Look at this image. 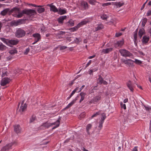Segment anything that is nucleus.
I'll return each instance as SVG.
<instances>
[{
    "label": "nucleus",
    "instance_id": "obj_63",
    "mask_svg": "<svg viewBox=\"0 0 151 151\" xmlns=\"http://www.w3.org/2000/svg\"><path fill=\"white\" fill-rule=\"evenodd\" d=\"M132 151H137V147H134L132 150Z\"/></svg>",
    "mask_w": 151,
    "mask_h": 151
},
{
    "label": "nucleus",
    "instance_id": "obj_47",
    "mask_svg": "<svg viewBox=\"0 0 151 151\" xmlns=\"http://www.w3.org/2000/svg\"><path fill=\"white\" fill-rule=\"evenodd\" d=\"M99 114H100V113L99 112H97L96 113L94 114H93V115H92V116L91 117V118H93L94 117H95L96 116H97L98 115H99Z\"/></svg>",
    "mask_w": 151,
    "mask_h": 151
},
{
    "label": "nucleus",
    "instance_id": "obj_17",
    "mask_svg": "<svg viewBox=\"0 0 151 151\" xmlns=\"http://www.w3.org/2000/svg\"><path fill=\"white\" fill-rule=\"evenodd\" d=\"M12 146L10 145H7L3 147L1 149V151H6L10 149Z\"/></svg>",
    "mask_w": 151,
    "mask_h": 151
},
{
    "label": "nucleus",
    "instance_id": "obj_49",
    "mask_svg": "<svg viewBox=\"0 0 151 151\" xmlns=\"http://www.w3.org/2000/svg\"><path fill=\"white\" fill-rule=\"evenodd\" d=\"M65 34V32L60 31L58 33H57L56 35H64Z\"/></svg>",
    "mask_w": 151,
    "mask_h": 151
},
{
    "label": "nucleus",
    "instance_id": "obj_35",
    "mask_svg": "<svg viewBox=\"0 0 151 151\" xmlns=\"http://www.w3.org/2000/svg\"><path fill=\"white\" fill-rule=\"evenodd\" d=\"M6 47L2 43L0 44V50L3 51L6 49Z\"/></svg>",
    "mask_w": 151,
    "mask_h": 151
},
{
    "label": "nucleus",
    "instance_id": "obj_14",
    "mask_svg": "<svg viewBox=\"0 0 151 151\" xmlns=\"http://www.w3.org/2000/svg\"><path fill=\"white\" fill-rule=\"evenodd\" d=\"M113 48L112 47H109L106 49H103L102 50V52L104 54H107L112 51Z\"/></svg>",
    "mask_w": 151,
    "mask_h": 151
},
{
    "label": "nucleus",
    "instance_id": "obj_64",
    "mask_svg": "<svg viewBox=\"0 0 151 151\" xmlns=\"http://www.w3.org/2000/svg\"><path fill=\"white\" fill-rule=\"evenodd\" d=\"M149 130H150V132H151V120L150 121V123Z\"/></svg>",
    "mask_w": 151,
    "mask_h": 151
},
{
    "label": "nucleus",
    "instance_id": "obj_44",
    "mask_svg": "<svg viewBox=\"0 0 151 151\" xmlns=\"http://www.w3.org/2000/svg\"><path fill=\"white\" fill-rule=\"evenodd\" d=\"M133 62L135 63L136 64L139 65L142 63V62L137 59H135V61Z\"/></svg>",
    "mask_w": 151,
    "mask_h": 151
},
{
    "label": "nucleus",
    "instance_id": "obj_25",
    "mask_svg": "<svg viewBox=\"0 0 151 151\" xmlns=\"http://www.w3.org/2000/svg\"><path fill=\"white\" fill-rule=\"evenodd\" d=\"M86 94L85 93L83 92H81L80 93V95L81 96V98L79 101L80 103L84 99Z\"/></svg>",
    "mask_w": 151,
    "mask_h": 151
},
{
    "label": "nucleus",
    "instance_id": "obj_28",
    "mask_svg": "<svg viewBox=\"0 0 151 151\" xmlns=\"http://www.w3.org/2000/svg\"><path fill=\"white\" fill-rule=\"evenodd\" d=\"M42 126L44 127L48 128L51 126V123L46 122L43 123Z\"/></svg>",
    "mask_w": 151,
    "mask_h": 151
},
{
    "label": "nucleus",
    "instance_id": "obj_56",
    "mask_svg": "<svg viewBox=\"0 0 151 151\" xmlns=\"http://www.w3.org/2000/svg\"><path fill=\"white\" fill-rule=\"evenodd\" d=\"M29 5H30L33 6L35 7H40L41 6H40V5L37 6V5H35V4H29Z\"/></svg>",
    "mask_w": 151,
    "mask_h": 151
},
{
    "label": "nucleus",
    "instance_id": "obj_46",
    "mask_svg": "<svg viewBox=\"0 0 151 151\" xmlns=\"http://www.w3.org/2000/svg\"><path fill=\"white\" fill-rule=\"evenodd\" d=\"M102 117L101 118V120L104 121V119L106 118V114L104 113H103L101 114Z\"/></svg>",
    "mask_w": 151,
    "mask_h": 151
},
{
    "label": "nucleus",
    "instance_id": "obj_48",
    "mask_svg": "<svg viewBox=\"0 0 151 151\" xmlns=\"http://www.w3.org/2000/svg\"><path fill=\"white\" fill-rule=\"evenodd\" d=\"M35 119V116H32L30 119V122H32L34 121Z\"/></svg>",
    "mask_w": 151,
    "mask_h": 151
},
{
    "label": "nucleus",
    "instance_id": "obj_33",
    "mask_svg": "<svg viewBox=\"0 0 151 151\" xmlns=\"http://www.w3.org/2000/svg\"><path fill=\"white\" fill-rule=\"evenodd\" d=\"M97 27H96V31H98L102 29L103 28V26L102 24H100L97 25Z\"/></svg>",
    "mask_w": 151,
    "mask_h": 151
},
{
    "label": "nucleus",
    "instance_id": "obj_16",
    "mask_svg": "<svg viewBox=\"0 0 151 151\" xmlns=\"http://www.w3.org/2000/svg\"><path fill=\"white\" fill-rule=\"evenodd\" d=\"M65 24L67 26L72 27L74 25V22L72 19H70L67 22H66Z\"/></svg>",
    "mask_w": 151,
    "mask_h": 151
},
{
    "label": "nucleus",
    "instance_id": "obj_24",
    "mask_svg": "<svg viewBox=\"0 0 151 151\" xmlns=\"http://www.w3.org/2000/svg\"><path fill=\"white\" fill-rule=\"evenodd\" d=\"M79 27V26L77 24L74 27L70 28L69 30H70L71 32H73L76 31Z\"/></svg>",
    "mask_w": 151,
    "mask_h": 151
},
{
    "label": "nucleus",
    "instance_id": "obj_32",
    "mask_svg": "<svg viewBox=\"0 0 151 151\" xmlns=\"http://www.w3.org/2000/svg\"><path fill=\"white\" fill-rule=\"evenodd\" d=\"M27 105L25 104H22L21 106L20 107V109L22 111H23L26 109Z\"/></svg>",
    "mask_w": 151,
    "mask_h": 151
},
{
    "label": "nucleus",
    "instance_id": "obj_11",
    "mask_svg": "<svg viewBox=\"0 0 151 151\" xmlns=\"http://www.w3.org/2000/svg\"><path fill=\"white\" fill-rule=\"evenodd\" d=\"M33 36L34 37H37V40H35V42L32 43L34 45L40 40V35L39 34L37 33L33 34Z\"/></svg>",
    "mask_w": 151,
    "mask_h": 151
},
{
    "label": "nucleus",
    "instance_id": "obj_51",
    "mask_svg": "<svg viewBox=\"0 0 151 151\" xmlns=\"http://www.w3.org/2000/svg\"><path fill=\"white\" fill-rule=\"evenodd\" d=\"M29 50L30 49L29 48H27L24 52V54L25 55L27 54L29 52Z\"/></svg>",
    "mask_w": 151,
    "mask_h": 151
},
{
    "label": "nucleus",
    "instance_id": "obj_30",
    "mask_svg": "<svg viewBox=\"0 0 151 151\" xmlns=\"http://www.w3.org/2000/svg\"><path fill=\"white\" fill-rule=\"evenodd\" d=\"M41 7H39V8L37 9V11L39 13H41L44 12L45 11V9L44 8Z\"/></svg>",
    "mask_w": 151,
    "mask_h": 151
},
{
    "label": "nucleus",
    "instance_id": "obj_2",
    "mask_svg": "<svg viewBox=\"0 0 151 151\" xmlns=\"http://www.w3.org/2000/svg\"><path fill=\"white\" fill-rule=\"evenodd\" d=\"M15 36L18 38H22L26 35V32L21 28L17 29L15 32Z\"/></svg>",
    "mask_w": 151,
    "mask_h": 151
},
{
    "label": "nucleus",
    "instance_id": "obj_58",
    "mask_svg": "<svg viewBox=\"0 0 151 151\" xmlns=\"http://www.w3.org/2000/svg\"><path fill=\"white\" fill-rule=\"evenodd\" d=\"M91 60H89V62H88V63L86 64V65L85 67V68H86L88 66L91 64Z\"/></svg>",
    "mask_w": 151,
    "mask_h": 151
},
{
    "label": "nucleus",
    "instance_id": "obj_26",
    "mask_svg": "<svg viewBox=\"0 0 151 151\" xmlns=\"http://www.w3.org/2000/svg\"><path fill=\"white\" fill-rule=\"evenodd\" d=\"M134 62V61L131 59H128L127 60V61L125 64L129 65H132L133 64Z\"/></svg>",
    "mask_w": 151,
    "mask_h": 151
},
{
    "label": "nucleus",
    "instance_id": "obj_10",
    "mask_svg": "<svg viewBox=\"0 0 151 151\" xmlns=\"http://www.w3.org/2000/svg\"><path fill=\"white\" fill-rule=\"evenodd\" d=\"M52 4L47 5V6H49L50 7V11H53L55 12H58V10L55 6L52 5Z\"/></svg>",
    "mask_w": 151,
    "mask_h": 151
},
{
    "label": "nucleus",
    "instance_id": "obj_39",
    "mask_svg": "<svg viewBox=\"0 0 151 151\" xmlns=\"http://www.w3.org/2000/svg\"><path fill=\"white\" fill-rule=\"evenodd\" d=\"M98 70L97 68L95 69H91L90 70L88 71L89 74L90 75H93L92 73L95 71L97 70Z\"/></svg>",
    "mask_w": 151,
    "mask_h": 151
},
{
    "label": "nucleus",
    "instance_id": "obj_45",
    "mask_svg": "<svg viewBox=\"0 0 151 151\" xmlns=\"http://www.w3.org/2000/svg\"><path fill=\"white\" fill-rule=\"evenodd\" d=\"M104 122V121L101 120H100V121L99 122V127L100 128H101L102 127V124Z\"/></svg>",
    "mask_w": 151,
    "mask_h": 151
},
{
    "label": "nucleus",
    "instance_id": "obj_6",
    "mask_svg": "<svg viewBox=\"0 0 151 151\" xmlns=\"http://www.w3.org/2000/svg\"><path fill=\"white\" fill-rule=\"evenodd\" d=\"M101 97L100 96H97L94 97L91 101H89V103L90 104H96L99 100H100Z\"/></svg>",
    "mask_w": 151,
    "mask_h": 151
},
{
    "label": "nucleus",
    "instance_id": "obj_21",
    "mask_svg": "<svg viewBox=\"0 0 151 151\" xmlns=\"http://www.w3.org/2000/svg\"><path fill=\"white\" fill-rule=\"evenodd\" d=\"M98 81L99 83L100 84H103L104 85L107 84V83L106 81L104 80L101 77H100L98 79Z\"/></svg>",
    "mask_w": 151,
    "mask_h": 151
},
{
    "label": "nucleus",
    "instance_id": "obj_7",
    "mask_svg": "<svg viewBox=\"0 0 151 151\" xmlns=\"http://www.w3.org/2000/svg\"><path fill=\"white\" fill-rule=\"evenodd\" d=\"M19 42V40L17 39L9 40L8 42V45L12 47L13 45H17Z\"/></svg>",
    "mask_w": 151,
    "mask_h": 151
},
{
    "label": "nucleus",
    "instance_id": "obj_40",
    "mask_svg": "<svg viewBox=\"0 0 151 151\" xmlns=\"http://www.w3.org/2000/svg\"><path fill=\"white\" fill-rule=\"evenodd\" d=\"M109 17V16L106 15V14H104L101 16V18L102 19L104 20H106V19Z\"/></svg>",
    "mask_w": 151,
    "mask_h": 151
},
{
    "label": "nucleus",
    "instance_id": "obj_42",
    "mask_svg": "<svg viewBox=\"0 0 151 151\" xmlns=\"http://www.w3.org/2000/svg\"><path fill=\"white\" fill-rule=\"evenodd\" d=\"M147 18H145L143 19L142 22V26L143 27L145 26V25L147 22Z\"/></svg>",
    "mask_w": 151,
    "mask_h": 151
},
{
    "label": "nucleus",
    "instance_id": "obj_43",
    "mask_svg": "<svg viewBox=\"0 0 151 151\" xmlns=\"http://www.w3.org/2000/svg\"><path fill=\"white\" fill-rule=\"evenodd\" d=\"M120 104L121 107L122 108H123L124 109H126V104H123L122 102H120Z\"/></svg>",
    "mask_w": 151,
    "mask_h": 151
},
{
    "label": "nucleus",
    "instance_id": "obj_59",
    "mask_svg": "<svg viewBox=\"0 0 151 151\" xmlns=\"http://www.w3.org/2000/svg\"><path fill=\"white\" fill-rule=\"evenodd\" d=\"M85 86L84 85H83L80 88L78 91V92H80L82 89L85 87Z\"/></svg>",
    "mask_w": 151,
    "mask_h": 151
},
{
    "label": "nucleus",
    "instance_id": "obj_27",
    "mask_svg": "<svg viewBox=\"0 0 151 151\" xmlns=\"http://www.w3.org/2000/svg\"><path fill=\"white\" fill-rule=\"evenodd\" d=\"M88 22V21L85 20H83V21L80 22L78 24L79 26V27H80L81 26H83V25L86 24Z\"/></svg>",
    "mask_w": 151,
    "mask_h": 151
},
{
    "label": "nucleus",
    "instance_id": "obj_9",
    "mask_svg": "<svg viewBox=\"0 0 151 151\" xmlns=\"http://www.w3.org/2000/svg\"><path fill=\"white\" fill-rule=\"evenodd\" d=\"M14 130L17 134L20 133L21 132L22 129L19 124H15L14 126Z\"/></svg>",
    "mask_w": 151,
    "mask_h": 151
},
{
    "label": "nucleus",
    "instance_id": "obj_57",
    "mask_svg": "<svg viewBox=\"0 0 151 151\" xmlns=\"http://www.w3.org/2000/svg\"><path fill=\"white\" fill-rule=\"evenodd\" d=\"M151 15V10H148L147 14V16H149Z\"/></svg>",
    "mask_w": 151,
    "mask_h": 151
},
{
    "label": "nucleus",
    "instance_id": "obj_55",
    "mask_svg": "<svg viewBox=\"0 0 151 151\" xmlns=\"http://www.w3.org/2000/svg\"><path fill=\"white\" fill-rule=\"evenodd\" d=\"M75 93L76 92L73 90L72 92V93H71V94L70 95V96H69V98H68V99H70Z\"/></svg>",
    "mask_w": 151,
    "mask_h": 151
},
{
    "label": "nucleus",
    "instance_id": "obj_5",
    "mask_svg": "<svg viewBox=\"0 0 151 151\" xmlns=\"http://www.w3.org/2000/svg\"><path fill=\"white\" fill-rule=\"evenodd\" d=\"M88 4L86 2L82 1L79 6V7L82 10H86L88 9Z\"/></svg>",
    "mask_w": 151,
    "mask_h": 151
},
{
    "label": "nucleus",
    "instance_id": "obj_8",
    "mask_svg": "<svg viewBox=\"0 0 151 151\" xmlns=\"http://www.w3.org/2000/svg\"><path fill=\"white\" fill-rule=\"evenodd\" d=\"M10 81L9 79L7 78H3L1 81V85L2 86H4L9 83Z\"/></svg>",
    "mask_w": 151,
    "mask_h": 151
},
{
    "label": "nucleus",
    "instance_id": "obj_23",
    "mask_svg": "<svg viewBox=\"0 0 151 151\" xmlns=\"http://www.w3.org/2000/svg\"><path fill=\"white\" fill-rule=\"evenodd\" d=\"M76 100H73L70 103H69L67 106L64 108V110H65L66 109H68L72 105L75 103L76 101Z\"/></svg>",
    "mask_w": 151,
    "mask_h": 151
},
{
    "label": "nucleus",
    "instance_id": "obj_4",
    "mask_svg": "<svg viewBox=\"0 0 151 151\" xmlns=\"http://www.w3.org/2000/svg\"><path fill=\"white\" fill-rule=\"evenodd\" d=\"M119 52L121 55L125 57H132L133 56L132 53L125 49H120L119 50Z\"/></svg>",
    "mask_w": 151,
    "mask_h": 151
},
{
    "label": "nucleus",
    "instance_id": "obj_22",
    "mask_svg": "<svg viewBox=\"0 0 151 151\" xmlns=\"http://www.w3.org/2000/svg\"><path fill=\"white\" fill-rule=\"evenodd\" d=\"M127 86L131 91L133 92L134 89L132 86V85L130 81H129L127 83Z\"/></svg>",
    "mask_w": 151,
    "mask_h": 151
},
{
    "label": "nucleus",
    "instance_id": "obj_20",
    "mask_svg": "<svg viewBox=\"0 0 151 151\" xmlns=\"http://www.w3.org/2000/svg\"><path fill=\"white\" fill-rule=\"evenodd\" d=\"M145 33V30L143 28L140 29L138 32V35L141 38L142 35Z\"/></svg>",
    "mask_w": 151,
    "mask_h": 151
},
{
    "label": "nucleus",
    "instance_id": "obj_38",
    "mask_svg": "<svg viewBox=\"0 0 151 151\" xmlns=\"http://www.w3.org/2000/svg\"><path fill=\"white\" fill-rule=\"evenodd\" d=\"M74 41L76 43H79L81 41V39L80 38L76 37L74 40Z\"/></svg>",
    "mask_w": 151,
    "mask_h": 151
},
{
    "label": "nucleus",
    "instance_id": "obj_61",
    "mask_svg": "<svg viewBox=\"0 0 151 151\" xmlns=\"http://www.w3.org/2000/svg\"><path fill=\"white\" fill-rule=\"evenodd\" d=\"M79 87H77L75 89H74V90H73V91L75 92H78V90H79Z\"/></svg>",
    "mask_w": 151,
    "mask_h": 151
},
{
    "label": "nucleus",
    "instance_id": "obj_34",
    "mask_svg": "<svg viewBox=\"0 0 151 151\" xmlns=\"http://www.w3.org/2000/svg\"><path fill=\"white\" fill-rule=\"evenodd\" d=\"M137 29L134 32V42H135L137 40Z\"/></svg>",
    "mask_w": 151,
    "mask_h": 151
},
{
    "label": "nucleus",
    "instance_id": "obj_41",
    "mask_svg": "<svg viewBox=\"0 0 151 151\" xmlns=\"http://www.w3.org/2000/svg\"><path fill=\"white\" fill-rule=\"evenodd\" d=\"M17 52V51L16 49L11 50L9 52L10 54L11 55H13L14 54L16 53Z\"/></svg>",
    "mask_w": 151,
    "mask_h": 151
},
{
    "label": "nucleus",
    "instance_id": "obj_36",
    "mask_svg": "<svg viewBox=\"0 0 151 151\" xmlns=\"http://www.w3.org/2000/svg\"><path fill=\"white\" fill-rule=\"evenodd\" d=\"M91 127L92 125L91 124H88L87 125L86 127V130L87 133H89V130L91 128Z\"/></svg>",
    "mask_w": 151,
    "mask_h": 151
},
{
    "label": "nucleus",
    "instance_id": "obj_19",
    "mask_svg": "<svg viewBox=\"0 0 151 151\" xmlns=\"http://www.w3.org/2000/svg\"><path fill=\"white\" fill-rule=\"evenodd\" d=\"M11 10L9 8L6 9L1 11V13L0 14L2 16H5V15L8 12H9L10 13H11L10 12V11Z\"/></svg>",
    "mask_w": 151,
    "mask_h": 151
},
{
    "label": "nucleus",
    "instance_id": "obj_37",
    "mask_svg": "<svg viewBox=\"0 0 151 151\" xmlns=\"http://www.w3.org/2000/svg\"><path fill=\"white\" fill-rule=\"evenodd\" d=\"M0 39L4 43H5L7 45H8V41L9 40L6 39L5 38L3 37H1Z\"/></svg>",
    "mask_w": 151,
    "mask_h": 151
},
{
    "label": "nucleus",
    "instance_id": "obj_18",
    "mask_svg": "<svg viewBox=\"0 0 151 151\" xmlns=\"http://www.w3.org/2000/svg\"><path fill=\"white\" fill-rule=\"evenodd\" d=\"M58 14L62 15L66 13H67V10L65 9H62L60 8L58 9Z\"/></svg>",
    "mask_w": 151,
    "mask_h": 151
},
{
    "label": "nucleus",
    "instance_id": "obj_60",
    "mask_svg": "<svg viewBox=\"0 0 151 151\" xmlns=\"http://www.w3.org/2000/svg\"><path fill=\"white\" fill-rule=\"evenodd\" d=\"M77 78H78L77 77L75 78V79L73 80L72 81H71V83L69 84V85H70V86H72L74 83V82L75 80L76 79H77Z\"/></svg>",
    "mask_w": 151,
    "mask_h": 151
},
{
    "label": "nucleus",
    "instance_id": "obj_31",
    "mask_svg": "<svg viewBox=\"0 0 151 151\" xmlns=\"http://www.w3.org/2000/svg\"><path fill=\"white\" fill-rule=\"evenodd\" d=\"M124 3H121L120 2H115L114 5L116 6L117 7H120L123 6Z\"/></svg>",
    "mask_w": 151,
    "mask_h": 151
},
{
    "label": "nucleus",
    "instance_id": "obj_15",
    "mask_svg": "<svg viewBox=\"0 0 151 151\" xmlns=\"http://www.w3.org/2000/svg\"><path fill=\"white\" fill-rule=\"evenodd\" d=\"M150 39L149 37H147L146 36H144L142 37V42L143 44H146L149 41Z\"/></svg>",
    "mask_w": 151,
    "mask_h": 151
},
{
    "label": "nucleus",
    "instance_id": "obj_3",
    "mask_svg": "<svg viewBox=\"0 0 151 151\" xmlns=\"http://www.w3.org/2000/svg\"><path fill=\"white\" fill-rule=\"evenodd\" d=\"M26 19H19L17 21H12L10 23V25L12 26H17L22 24L24 23Z\"/></svg>",
    "mask_w": 151,
    "mask_h": 151
},
{
    "label": "nucleus",
    "instance_id": "obj_50",
    "mask_svg": "<svg viewBox=\"0 0 151 151\" xmlns=\"http://www.w3.org/2000/svg\"><path fill=\"white\" fill-rule=\"evenodd\" d=\"M111 4V3L110 2H108L107 3H104L102 4V6H108L110 5Z\"/></svg>",
    "mask_w": 151,
    "mask_h": 151
},
{
    "label": "nucleus",
    "instance_id": "obj_53",
    "mask_svg": "<svg viewBox=\"0 0 151 151\" xmlns=\"http://www.w3.org/2000/svg\"><path fill=\"white\" fill-rule=\"evenodd\" d=\"M122 34L121 33H117L116 34L115 36L117 37H118L121 36Z\"/></svg>",
    "mask_w": 151,
    "mask_h": 151
},
{
    "label": "nucleus",
    "instance_id": "obj_52",
    "mask_svg": "<svg viewBox=\"0 0 151 151\" xmlns=\"http://www.w3.org/2000/svg\"><path fill=\"white\" fill-rule=\"evenodd\" d=\"M96 1L95 0H90L89 1L90 4L92 5H94L95 4Z\"/></svg>",
    "mask_w": 151,
    "mask_h": 151
},
{
    "label": "nucleus",
    "instance_id": "obj_62",
    "mask_svg": "<svg viewBox=\"0 0 151 151\" xmlns=\"http://www.w3.org/2000/svg\"><path fill=\"white\" fill-rule=\"evenodd\" d=\"M85 115V113L83 112L80 114V116L82 118H83L84 117Z\"/></svg>",
    "mask_w": 151,
    "mask_h": 151
},
{
    "label": "nucleus",
    "instance_id": "obj_1",
    "mask_svg": "<svg viewBox=\"0 0 151 151\" xmlns=\"http://www.w3.org/2000/svg\"><path fill=\"white\" fill-rule=\"evenodd\" d=\"M14 12H15L18 13V14H16L15 16L17 18L22 17L24 14H26L29 16L34 15L37 14L36 12L34 9H25L21 12L19 8L16 7L13 8L10 11L11 13H12Z\"/></svg>",
    "mask_w": 151,
    "mask_h": 151
},
{
    "label": "nucleus",
    "instance_id": "obj_54",
    "mask_svg": "<svg viewBox=\"0 0 151 151\" xmlns=\"http://www.w3.org/2000/svg\"><path fill=\"white\" fill-rule=\"evenodd\" d=\"M67 48V47L66 46H61L60 47V50H63Z\"/></svg>",
    "mask_w": 151,
    "mask_h": 151
},
{
    "label": "nucleus",
    "instance_id": "obj_29",
    "mask_svg": "<svg viewBox=\"0 0 151 151\" xmlns=\"http://www.w3.org/2000/svg\"><path fill=\"white\" fill-rule=\"evenodd\" d=\"M116 45H117L119 47H121L124 44V40H122L118 41L116 43Z\"/></svg>",
    "mask_w": 151,
    "mask_h": 151
},
{
    "label": "nucleus",
    "instance_id": "obj_13",
    "mask_svg": "<svg viewBox=\"0 0 151 151\" xmlns=\"http://www.w3.org/2000/svg\"><path fill=\"white\" fill-rule=\"evenodd\" d=\"M59 119L58 120H57L55 122L52 123H51V126L53 125H55V126L53 127L52 128V129H55V128L58 127L60 125V122L59 121V119Z\"/></svg>",
    "mask_w": 151,
    "mask_h": 151
},
{
    "label": "nucleus",
    "instance_id": "obj_12",
    "mask_svg": "<svg viewBox=\"0 0 151 151\" xmlns=\"http://www.w3.org/2000/svg\"><path fill=\"white\" fill-rule=\"evenodd\" d=\"M67 17V16H60L58 19L57 20L59 24H63V21L65 19H66Z\"/></svg>",
    "mask_w": 151,
    "mask_h": 151
}]
</instances>
